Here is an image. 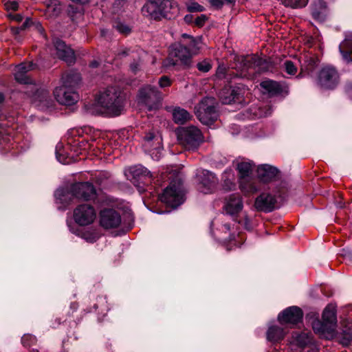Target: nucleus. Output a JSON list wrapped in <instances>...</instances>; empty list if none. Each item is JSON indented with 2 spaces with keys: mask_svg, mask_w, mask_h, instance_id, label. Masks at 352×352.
<instances>
[{
  "mask_svg": "<svg viewBox=\"0 0 352 352\" xmlns=\"http://www.w3.org/2000/svg\"><path fill=\"white\" fill-rule=\"evenodd\" d=\"M134 217L128 204L111 198V236L126 233L133 226Z\"/></svg>",
  "mask_w": 352,
  "mask_h": 352,
  "instance_id": "f257e3e1",
  "label": "nucleus"
},
{
  "mask_svg": "<svg viewBox=\"0 0 352 352\" xmlns=\"http://www.w3.org/2000/svg\"><path fill=\"white\" fill-rule=\"evenodd\" d=\"M160 200L167 206L175 208L184 202V192L182 180L176 177L160 196Z\"/></svg>",
  "mask_w": 352,
  "mask_h": 352,
  "instance_id": "f03ea898",
  "label": "nucleus"
},
{
  "mask_svg": "<svg viewBox=\"0 0 352 352\" xmlns=\"http://www.w3.org/2000/svg\"><path fill=\"white\" fill-rule=\"evenodd\" d=\"M196 114L201 123L211 125L219 117L215 99L212 97L204 98L196 107Z\"/></svg>",
  "mask_w": 352,
  "mask_h": 352,
  "instance_id": "7ed1b4c3",
  "label": "nucleus"
},
{
  "mask_svg": "<svg viewBox=\"0 0 352 352\" xmlns=\"http://www.w3.org/2000/svg\"><path fill=\"white\" fill-rule=\"evenodd\" d=\"M290 347L292 352H317L311 333L307 330L294 331L290 341Z\"/></svg>",
  "mask_w": 352,
  "mask_h": 352,
  "instance_id": "20e7f679",
  "label": "nucleus"
},
{
  "mask_svg": "<svg viewBox=\"0 0 352 352\" xmlns=\"http://www.w3.org/2000/svg\"><path fill=\"white\" fill-rule=\"evenodd\" d=\"M340 74L333 66L327 65L318 72L316 82L318 87L323 89H334L340 83Z\"/></svg>",
  "mask_w": 352,
  "mask_h": 352,
  "instance_id": "39448f33",
  "label": "nucleus"
},
{
  "mask_svg": "<svg viewBox=\"0 0 352 352\" xmlns=\"http://www.w3.org/2000/svg\"><path fill=\"white\" fill-rule=\"evenodd\" d=\"M202 140L201 132L194 126L182 128L178 134L179 143L188 150L197 149Z\"/></svg>",
  "mask_w": 352,
  "mask_h": 352,
  "instance_id": "423d86ee",
  "label": "nucleus"
},
{
  "mask_svg": "<svg viewBox=\"0 0 352 352\" xmlns=\"http://www.w3.org/2000/svg\"><path fill=\"white\" fill-rule=\"evenodd\" d=\"M124 174L127 179L140 189L141 188L140 183L151 182L153 177L151 173L141 165L129 167L125 170Z\"/></svg>",
  "mask_w": 352,
  "mask_h": 352,
  "instance_id": "0eeeda50",
  "label": "nucleus"
},
{
  "mask_svg": "<svg viewBox=\"0 0 352 352\" xmlns=\"http://www.w3.org/2000/svg\"><path fill=\"white\" fill-rule=\"evenodd\" d=\"M191 59V54L186 46L182 44H175L171 47L168 61L169 65H171L181 64L188 66L190 65Z\"/></svg>",
  "mask_w": 352,
  "mask_h": 352,
  "instance_id": "6e6552de",
  "label": "nucleus"
},
{
  "mask_svg": "<svg viewBox=\"0 0 352 352\" xmlns=\"http://www.w3.org/2000/svg\"><path fill=\"white\" fill-rule=\"evenodd\" d=\"M139 99L151 111L157 108L162 96L155 87L146 85L140 90Z\"/></svg>",
  "mask_w": 352,
  "mask_h": 352,
  "instance_id": "1a4fd4ad",
  "label": "nucleus"
},
{
  "mask_svg": "<svg viewBox=\"0 0 352 352\" xmlns=\"http://www.w3.org/2000/svg\"><path fill=\"white\" fill-rule=\"evenodd\" d=\"M96 217L94 208L87 204L78 205L74 210V219L81 226L91 224Z\"/></svg>",
  "mask_w": 352,
  "mask_h": 352,
  "instance_id": "9d476101",
  "label": "nucleus"
},
{
  "mask_svg": "<svg viewBox=\"0 0 352 352\" xmlns=\"http://www.w3.org/2000/svg\"><path fill=\"white\" fill-rule=\"evenodd\" d=\"M69 192L74 197L85 201L94 199L96 196V188L88 182L72 184L69 188Z\"/></svg>",
  "mask_w": 352,
  "mask_h": 352,
  "instance_id": "9b49d317",
  "label": "nucleus"
},
{
  "mask_svg": "<svg viewBox=\"0 0 352 352\" xmlns=\"http://www.w3.org/2000/svg\"><path fill=\"white\" fill-rule=\"evenodd\" d=\"M198 178L197 188L199 190L204 194L213 192L217 186L218 179L211 172L203 170L197 175Z\"/></svg>",
  "mask_w": 352,
  "mask_h": 352,
  "instance_id": "f8f14e48",
  "label": "nucleus"
},
{
  "mask_svg": "<svg viewBox=\"0 0 352 352\" xmlns=\"http://www.w3.org/2000/svg\"><path fill=\"white\" fill-rule=\"evenodd\" d=\"M303 312L300 308L292 306L282 311L278 316V320L280 324L289 325L297 324L302 321Z\"/></svg>",
  "mask_w": 352,
  "mask_h": 352,
  "instance_id": "ddd939ff",
  "label": "nucleus"
},
{
  "mask_svg": "<svg viewBox=\"0 0 352 352\" xmlns=\"http://www.w3.org/2000/svg\"><path fill=\"white\" fill-rule=\"evenodd\" d=\"M162 138L154 135L153 133L146 134L144 137L143 147L155 160H158L162 154Z\"/></svg>",
  "mask_w": 352,
  "mask_h": 352,
  "instance_id": "4468645a",
  "label": "nucleus"
},
{
  "mask_svg": "<svg viewBox=\"0 0 352 352\" xmlns=\"http://www.w3.org/2000/svg\"><path fill=\"white\" fill-rule=\"evenodd\" d=\"M236 60L241 65L242 71L258 67V71H265L268 69L267 63L256 55L240 56L236 57Z\"/></svg>",
  "mask_w": 352,
  "mask_h": 352,
  "instance_id": "2eb2a0df",
  "label": "nucleus"
},
{
  "mask_svg": "<svg viewBox=\"0 0 352 352\" xmlns=\"http://www.w3.org/2000/svg\"><path fill=\"white\" fill-rule=\"evenodd\" d=\"M157 1H148L142 8V12L145 16L151 19L160 20L162 18L171 19L170 12L165 8H161Z\"/></svg>",
  "mask_w": 352,
  "mask_h": 352,
  "instance_id": "dca6fc26",
  "label": "nucleus"
},
{
  "mask_svg": "<svg viewBox=\"0 0 352 352\" xmlns=\"http://www.w3.org/2000/svg\"><path fill=\"white\" fill-rule=\"evenodd\" d=\"M109 91L106 90L100 93L94 104L90 109L91 113L94 115L104 116L108 117L110 113V97Z\"/></svg>",
  "mask_w": 352,
  "mask_h": 352,
  "instance_id": "f3484780",
  "label": "nucleus"
},
{
  "mask_svg": "<svg viewBox=\"0 0 352 352\" xmlns=\"http://www.w3.org/2000/svg\"><path fill=\"white\" fill-rule=\"evenodd\" d=\"M319 59L318 56L312 53H305L300 56V72L296 76L298 78L304 77L306 75H311L318 67Z\"/></svg>",
  "mask_w": 352,
  "mask_h": 352,
  "instance_id": "a211bd4d",
  "label": "nucleus"
},
{
  "mask_svg": "<svg viewBox=\"0 0 352 352\" xmlns=\"http://www.w3.org/2000/svg\"><path fill=\"white\" fill-rule=\"evenodd\" d=\"M56 100L61 104L72 105L78 100V96L74 89L65 86L56 87L54 91Z\"/></svg>",
  "mask_w": 352,
  "mask_h": 352,
  "instance_id": "6ab92c4d",
  "label": "nucleus"
},
{
  "mask_svg": "<svg viewBox=\"0 0 352 352\" xmlns=\"http://www.w3.org/2000/svg\"><path fill=\"white\" fill-rule=\"evenodd\" d=\"M53 43L56 52V56L60 59L69 65L75 62L76 56L74 50L67 45L63 41L56 38L54 40Z\"/></svg>",
  "mask_w": 352,
  "mask_h": 352,
  "instance_id": "aec40b11",
  "label": "nucleus"
},
{
  "mask_svg": "<svg viewBox=\"0 0 352 352\" xmlns=\"http://www.w3.org/2000/svg\"><path fill=\"white\" fill-rule=\"evenodd\" d=\"M277 201L274 195L268 192H263L256 197L254 206L258 211L272 212L275 209Z\"/></svg>",
  "mask_w": 352,
  "mask_h": 352,
  "instance_id": "412c9836",
  "label": "nucleus"
},
{
  "mask_svg": "<svg viewBox=\"0 0 352 352\" xmlns=\"http://www.w3.org/2000/svg\"><path fill=\"white\" fill-rule=\"evenodd\" d=\"M243 208L242 197L239 194H232L225 199L223 209L230 215L234 216L239 213Z\"/></svg>",
  "mask_w": 352,
  "mask_h": 352,
  "instance_id": "4be33fe9",
  "label": "nucleus"
},
{
  "mask_svg": "<svg viewBox=\"0 0 352 352\" xmlns=\"http://www.w3.org/2000/svg\"><path fill=\"white\" fill-rule=\"evenodd\" d=\"M312 18L318 21H324L329 13L327 3L324 0H314L310 6Z\"/></svg>",
  "mask_w": 352,
  "mask_h": 352,
  "instance_id": "5701e85b",
  "label": "nucleus"
},
{
  "mask_svg": "<svg viewBox=\"0 0 352 352\" xmlns=\"http://www.w3.org/2000/svg\"><path fill=\"white\" fill-rule=\"evenodd\" d=\"M126 96L120 89L111 94V117L120 116L124 107Z\"/></svg>",
  "mask_w": 352,
  "mask_h": 352,
  "instance_id": "b1692460",
  "label": "nucleus"
},
{
  "mask_svg": "<svg viewBox=\"0 0 352 352\" xmlns=\"http://www.w3.org/2000/svg\"><path fill=\"white\" fill-rule=\"evenodd\" d=\"M258 177L260 180L264 183H268L274 181L278 173L276 168L264 164L260 166L257 169Z\"/></svg>",
  "mask_w": 352,
  "mask_h": 352,
  "instance_id": "393cba45",
  "label": "nucleus"
},
{
  "mask_svg": "<svg viewBox=\"0 0 352 352\" xmlns=\"http://www.w3.org/2000/svg\"><path fill=\"white\" fill-rule=\"evenodd\" d=\"M97 203L99 204L101 207L103 206H109V199L102 200V198L98 197ZM99 223L100 226L104 229H110V209L108 207H105L100 210L99 214Z\"/></svg>",
  "mask_w": 352,
  "mask_h": 352,
  "instance_id": "a878e982",
  "label": "nucleus"
},
{
  "mask_svg": "<svg viewBox=\"0 0 352 352\" xmlns=\"http://www.w3.org/2000/svg\"><path fill=\"white\" fill-rule=\"evenodd\" d=\"M34 68V65L30 63H23L17 65L15 68L14 76L15 79L21 82L27 84L29 82L26 73Z\"/></svg>",
  "mask_w": 352,
  "mask_h": 352,
  "instance_id": "bb28decb",
  "label": "nucleus"
},
{
  "mask_svg": "<svg viewBox=\"0 0 352 352\" xmlns=\"http://www.w3.org/2000/svg\"><path fill=\"white\" fill-rule=\"evenodd\" d=\"M288 331L278 325H272L267 331V339L272 342H278L283 340Z\"/></svg>",
  "mask_w": 352,
  "mask_h": 352,
  "instance_id": "cd10ccee",
  "label": "nucleus"
},
{
  "mask_svg": "<svg viewBox=\"0 0 352 352\" xmlns=\"http://www.w3.org/2000/svg\"><path fill=\"white\" fill-rule=\"evenodd\" d=\"M339 49L343 58L348 63L352 62V34L346 36Z\"/></svg>",
  "mask_w": 352,
  "mask_h": 352,
  "instance_id": "c85d7f7f",
  "label": "nucleus"
},
{
  "mask_svg": "<svg viewBox=\"0 0 352 352\" xmlns=\"http://www.w3.org/2000/svg\"><path fill=\"white\" fill-rule=\"evenodd\" d=\"M63 85L74 89L81 81L80 74L71 71L63 74L62 77Z\"/></svg>",
  "mask_w": 352,
  "mask_h": 352,
  "instance_id": "c756f323",
  "label": "nucleus"
},
{
  "mask_svg": "<svg viewBox=\"0 0 352 352\" xmlns=\"http://www.w3.org/2000/svg\"><path fill=\"white\" fill-rule=\"evenodd\" d=\"M323 322L332 328L333 331L337 323L336 311L333 306L328 305L322 313Z\"/></svg>",
  "mask_w": 352,
  "mask_h": 352,
  "instance_id": "7c9ffc66",
  "label": "nucleus"
},
{
  "mask_svg": "<svg viewBox=\"0 0 352 352\" xmlns=\"http://www.w3.org/2000/svg\"><path fill=\"white\" fill-rule=\"evenodd\" d=\"M219 98L223 104H231L232 102H240L239 94L235 89H224L219 93Z\"/></svg>",
  "mask_w": 352,
  "mask_h": 352,
  "instance_id": "2f4dec72",
  "label": "nucleus"
},
{
  "mask_svg": "<svg viewBox=\"0 0 352 352\" xmlns=\"http://www.w3.org/2000/svg\"><path fill=\"white\" fill-rule=\"evenodd\" d=\"M192 118V116L184 109L177 107L173 110V119L176 124H184Z\"/></svg>",
  "mask_w": 352,
  "mask_h": 352,
  "instance_id": "473e14b6",
  "label": "nucleus"
},
{
  "mask_svg": "<svg viewBox=\"0 0 352 352\" xmlns=\"http://www.w3.org/2000/svg\"><path fill=\"white\" fill-rule=\"evenodd\" d=\"M239 188L245 194H252L258 190V186L250 177L239 179Z\"/></svg>",
  "mask_w": 352,
  "mask_h": 352,
  "instance_id": "72a5a7b5",
  "label": "nucleus"
},
{
  "mask_svg": "<svg viewBox=\"0 0 352 352\" xmlns=\"http://www.w3.org/2000/svg\"><path fill=\"white\" fill-rule=\"evenodd\" d=\"M182 36L190 39L188 47H187L190 50L191 56L192 57L193 56L198 54L203 47L202 38L201 37L194 38L186 34H184Z\"/></svg>",
  "mask_w": 352,
  "mask_h": 352,
  "instance_id": "f704fd0d",
  "label": "nucleus"
},
{
  "mask_svg": "<svg viewBox=\"0 0 352 352\" xmlns=\"http://www.w3.org/2000/svg\"><path fill=\"white\" fill-rule=\"evenodd\" d=\"M260 85L271 95L278 94L283 91L280 83L272 80H264L261 82Z\"/></svg>",
  "mask_w": 352,
  "mask_h": 352,
  "instance_id": "c9c22d12",
  "label": "nucleus"
},
{
  "mask_svg": "<svg viewBox=\"0 0 352 352\" xmlns=\"http://www.w3.org/2000/svg\"><path fill=\"white\" fill-rule=\"evenodd\" d=\"M254 164L251 162L241 161L237 164L236 169L239 179L249 177L252 173Z\"/></svg>",
  "mask_w": 352,
  "mask_h": 352,
  "instance_id": "e433bc0d",
  "label": "nucleus"
},
{
  "mask_svg": "<svg viewBox=\"0 0 352 352\" xmlns=\"http://www.w3.org/2000/svg\"><path fill=\"white\" fill-rule=\"evenodd\" d=\"M160 2L161 3L160 7H161V8H165L166 10L169 11V14L171 16V18L178 14L179 8L176 3L170 0H162Z\"/></svg>",
  "mask_w": 352,
  "mask_h": 352,
  "instance_id": "4c0bfd02",
  "label": "nucleus"
},
{
  "mask_svg": "<svg viewBox=\"0 0 352 352\" xmlns=\"http://www.w3.org/2000/svg\"><path fill=\"white\" fill-rule=\"evenodd\" d=\"M313 329L316 333L320 334H324V333H331L333 332L332 328L331 327L327 326V324L324 322H322L320 320H315L313 322Z\"/></svg>",
  "mask_w": 352,
  "mask_h": 352,
  "instance_id": "58836bf2",
  "label": "nucleus"
},
{
  "mask_svg": "<svg viewBox=\"0 0 352 352\" xmlns=\"http://www.w3.org/2000/svg\"><path fill=\"white\" fill-rule=\"evenodd\" d=\"M287 7L292 8H303L307 6L309 0H280Z\"/></svg>",
  "mask_w": 352,
  "mask_h": 352,
  "instance_id": "ea45409f",
  "label": "nucleus"
},
{
  "mask_svg": "<svg viewBox=\"0 0 352 352\" xmlns=\"http://www.w3.org/2000/svg\"><path fill=\"white\" fill-rule=\"evenodd\" d=\"M285 72L289 75H295L297 72V67L291 60H286L284 64Z\"/></svg>",
  "mask_w": 352,
  "mask_h": 352,
  "instance_id": "a19ab883",
  "label": "nucleus"
},
{
  "mask_svg": "<svg viewBox=\"0 0 352 352\" xmlns=\"http://www.w3.org/2000/svg\"><path fill=\"white\" fill-rule=\"evenodd\" d=\"M84 237L87 241L94 243L100 238V234L95 230L87 231L84 234Z\"/></svg>",
  "mask_w": 352,
  "mask_h": 352,
  "instance_id": "79ce46f5",
  "label": "nucleus"
},
{
  "mask_svg": "<svg viewBox=\"0 0 352 352\" xmlns=\"http://www.w3.org/2000/svg\"><path fill=\"white\" fill-rule=\"evenodd\" d=\"M114 28L118 32L124 35H127L131 32V28L128 25L120 22H117L114 25Z\"/></svg>",
  "mask_w": 352,
  "mask_h": 352,
  "instance_id": "37998d69",
  "label": "nucleus"
},
{
  "mask_svg": "<svg viewBox=\"0 0 352 352\" xmlns=\"http://www.w3.org/2000/svg\"><path fill=\"white\" fill-rule=\"evenodd\" d=\"M197 69L201 72H208L212 68V65L209 60H204L201 62H199L197 65Z\"/></svg>",
  "mask_w": 352,
  "mask_h": 352,
  "instance_id": "c03bdc74",
  "label": "nucleus"
},
{
  "mask_svg": "<svg viewBox=\"0 0 352 352\" xmlns=\"http://www.w3.org/2000/svg\"><path fill=\"white\" fill-rule=\"evenodd\" d=\"M158 84L161 88H165L171 85V80L168 76H163L159 79Z\"/></svg>",
  "mask_w": 352,
  "mask_h": 352,
  "instance_id": "a18cd8bd",
  "label": "nucleus"
},
{
  "mask_svg": "<svg viewBox=\"0 0 352 352\" xmlns=\"http://www.w3.org/2000/svg\"><path fill=\"white\" fill-rule=\"evenodd\" d=\"M56 158L57 160L62 164H69L70 160L67 159V157H65L64 155L61 154L60 153V151L58 148V146L56 147Z\"/></svg>",
  "mask_w": 352,
  "mask_h": 352,
  "instance_id": "49530a36",
  "label": "nucleus"
},
{
  "mask_svg": "<svg viewBox=\"0 0 352 352\" xmlns=\"http://www.w3.org/2000/svg\"><path fill=\"white\" fill-rule=\"evenodd\" d=\"M206 19H207V18L205 15H201L196 18L195 22L197 26L201 27L204 25Z\"/></svg>",
  "mask_w": 352,
  "mask_h": 352,
  "instance_id": "de8ad7c7",
  "label": "nucleus"
},
{
  "mask_svg": "<svg viewBox=\"0 0 352 352\" xmlns=\"http://www.w3.org/2000/svg\"><path fill=\"white\" fill-rule=\"evenodd\" d=\"M344 91L352 98V82H346L344 85Z\"/></svg>",
  "mask_w": 352,
  "mask_h": 352,
  "instance_id": "09e8293b",
  "label": "nucleus"
},
{
  "mask_svg": "<svg viewBox=\"0 0 352 352\" xmlns=\"http://www.w3.org/2000/svg\"><path fill=\"white\" fill-rule=\"evenodd\" d=\"M190 11L195 12H201L203 10V7L197 3H192L189 8Z\"/></svg>",
  "mask_w": 352,
  "mask_h": 352,
  "instance_id": "8fccbe9b",
  "label": "nucleus"
},
{
  "mask_svg": "<svg viewBox=\"0 0 352 352\" xmlns=\"http://www.w3.org/2000/svg\"><path fill=\"white\" fill-rule=\"evenodd\" d=\"M7 8L9 10H16L18 8V3L13 1L6 4Z\"/></svg>",
  "mask_w": 352,
  "mask_h": 352,
  "instance_id": "3c124183",
  "label": "nucleus"
},
{
  "mask_svg": "<svg viewBox=\"0 0 352 352\" xmlns=\"http://www.w3.org/2000/svg\"><path fill=\"white\" fill-rule=\"evenodd\" d=\"M128 54V50L126 49L121 50L118 51L116 56V57H118L119 58H121L123 56H126Z\"/></svg>",
  "mask_w": 352,
  "mask_h": 352,
  "instance_id": "603ef678",
  "label": "nucleus"
},
{
  "mask_svg": "<svg viewBox=\"0 0 352 352\" xmlns=\"http://www.w3.org/2000/svg\"><path fill=\"white\" fill-rule=\"evenodd\" d=\"M43 97H45L46 98H45V101L43 100V101H42V102H45L44 104V105H45L46 107H50L52 104V100L51 99H48L49 94L48 93L45 94V96Z\"/></svg>",
  "mask_w": 352,
  "mask_h": 352,
  "instance_id": "864d4df0",
  "label": "nucleus"
},
{
  "mask_svg": "<svg viewBox=\"0 0 352 352\" xmlns=\"http://www.w3.org/2000/svg\"><path fill=\"white\" fill-rule=\"evenodd\" d=\"M31 23H32V21L30 19H26V20L21 25L20 29L22 30L26 29L28 27L30 26Z\"/></svg>",
  "mask_w": 352,
  "mask_h": 352,
  "instance_id": "5fc2aeb1",
  "label": "nucleus"
},
{
  "mask_svg": "<svg viewBox=\"0 0 352 352\" xmlns=\"http://www.w3.org/2000/svg\"><path fill=\"white\" fill-rule=\"evenodd\" d=\"M211 3L217 8H221L223 6V1L221 0H211Z\"/></svg>",
  "mask_w": 352,
  "mask_h": 352,
  "instance_id": "6e6d98bb",
  "label": "nucleus"
},
{
  "mask_svg": "<svg viewBox=\"0 0 352 352\" xmlns=\"http://www.w3.org/2000/svg\"><path fill=\"white\" fill-rule=\"evenodd\" d=\"M72 1L79 3V4H86L90 1V0H71Z\"/></svg>",
  "mask_w": 352,
  "mask_h": 352,
  "instance_id": "4d7b16f0",
  "label": "nucleus"
},
{
  "mask_svg": "<svg viewBox=\"0 0 352 352\" xmlns=\"http://www.w3.org/2000/svg\"><path fill=\"white\" fill-rule=\"evenodd\" d=\"M20 30H21L20 29V28H12V33H13V34H19V32H20Z\"/></svg>",
  "mask_w": 352,
  "mask_h": 352,
  "instance_id": "13d9d810",
  "label": "nucleus"
},
{
  "mask_svg": "<svg viewBox=\"0 0 352 352\" xmlns=\"http://www.w3.org/2000/svg\"><path fill=\"white\" fill-rule=\"evenodd\" d=\"M98 63L97 61H96V60L92 61V62L90 63V66H91V67H98Z\"/></svg>",
  "mask_w": 352,
  "mask_h": 352,
  "instance_id": "bf43d9fd",
  "label": "nucleus"
},
{
  "mask_svg": "<svg viewBox=\"0 0 352 352\" xmlns=\"http://www.w3.org/2000/svg\"><path fill=\"white\" fill-rule=\"evenodd\" d=\"M138 64H131V68L133 72H135L138 69Z\"/></svg>",
  "mask_w": 352,
  "mask_h": 352,
  "instance_id": "052dcab7",
  "label": "nucleus"
},
{
  "mask_svg": "<svg viewBox=\"0 0 352 352\" xmlns=\"http://www.w3.org/2000/svg\"><path fill=\"white\" fill-rule=\"evenodd\" d=\"M223 229H224V230H226V231H230V225H228V224H224V225L223 226Z\"/></svg>",
  "mask_w": 352,
  "mask_h": 352,
  "instance_id": "680f3d73",
  "label": "nucleus"
},
{
  "mask_svg": "<svg viewBox=\"0 0 352 352\" xmlns=\"http://www.w3.org/2000/svg\"><path fill=\"white\" fill-rule=\"evenodd\" d=\"M4 100V96L3 94L0 93V104L2 103Z\"/></svg>",
  "mask_w": 352,
  "mask_h": 352,
  "instance_id": "e2e57ef3",
  "label": "nucleus"
},
{
  "mask_svg": "<svg viewBox=\"0 0 352 352\" xmlns=\"http://www.w3.org/2000/svg\"><path fill=\"white\" fill-rule=\"evenodd\" d=\"M107 32H108L107 30H101V34L102 36H105L106 34H107Z\"/></svg>",
  "mask_w": 352,
  "mask_h": 352,
  "instance_id": "0e129e2a",
  "label": "nucleus"
},
{
  "mask_svg": "<svg viewBox=\"0 0 352 352\" xmlns=\"http://www.w3.org/2000/svg\"><path fill=\"white\" fill-rule=\"evenodd\" d=\"M234 235H230L229 239H228V241L229 242H231V241H232V240H234Z\"/></svg>",
  "mask_w": 352,
  "mask_h": 352,
  "instance_id": "69168bd1",
  "label": "nucleus"
},
{
  "mask_svg": "<svg viewBox=\"0 0 352 352\" xmlns=\"http://www.w3.org/2000/svg\"><path fill=\"white\" fill-rule=\"evenodd\" d=\"M217 76H219V78H222V77H223L224 74L223 73H221V72H218Z\"/></svg>",
  "mask_w": 352,
  "mask_h": 352,
  "instance_id": "338daca9",
  "label": "nucleus"
},
{
  "mask_svg": "<svg viewBox=\"0 0 352 352\" xmlns=\"http://www.w3.org/2000/svg\"><path fill=\"white\" fill-rule=\"evenodd\" d=\"M28 338V336H23V337L22 338V342L23 343V344H25V339H26V338Z\"/></svg>",
  "mask_w": 352,
  "mask_h": 352,
  "instance_id": "774afa93",
  "label": "nucleus"
}]
</instances>
